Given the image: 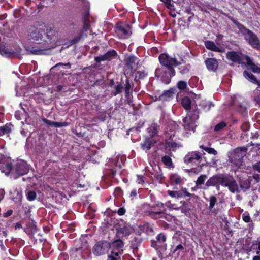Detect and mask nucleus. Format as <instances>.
<instances>
[{
    "label": "nucleus",
    "mask_w": 260,
    "mask_h": 260,
    "mask_svg": "<svg viewBox=\"0 0 260 260\" xmlns=\"http://www.w3.org/2000/svg\"><path fill=\"white\" fill-rule=\"evenodd\" d=\"M28 39L31 42L39 45L38 47H28V54H45L46 50L54 48L56 45L58 32L49 29L47 32L44 29L35 26H31L28 30Z\"/></svg>",
    "instance_id": "obj_1"
},
{
    "label": "nucleus",
    "mask_w": 260,
    "mask_h": 260,
    "mask_svg": "<svg viewBox=\"0 0 260 260\" xmlns=\"http://www.w3.org/2000/svg\"><path fill=\"white\" fill-rule=\"evenodd\" d=\"M231 20L238 27L240 32L244 36L245 40L253 48L260 50V40L257 35L250 29L247 28L243 24L240 23L236 20L232 18Z\"/></svg>",
    "instance_id": "obj_2"
},
{
    "label": "nucleus",
    "mask_w": 260,
    "mask_h": 260,
    "mask_svg": "<svg viewBox=\"0 0 260 260\" xmlns=\"http://www.w3.org/2000/svg\"><path fill=\"white\" fill-rule=\"evenodd\" d=\"M164 82L167 84H169L173 76L175 75V71L173 66L178 65L177 60L173 58H170L168 55L164 53Z\"/></svg>",
    "instance_id": "obj_3"
},
{
    "label": "nucleus",
    "mask_w": 260,
    "mask_h": 260,
    "mask_svg": "<svg viewBox=\"0 0 260 260\" xmlns=\"http://www.w3.org/2000/svg\"><path fill=\"white\" fill-rule=\"evenodd\" d=\"M247 148L245 147H238L234 149L229 156L230 162L240 168L243 165V158L246 155Z\"/></svg>",
    "instance_id": "obj_4"
},
{
    "label": "nucleus",
    "mask_w": 260,
    "mask_h": 260,
    "mask_svg": "<svg viewBox=\"0 0 260 260\" xmlns=\"http://www.w3.org/2000/svg\"><path fill=\"white\" fill-rule=\"evenodd\" d=\"M12 174L14 178H17L19 176H22L27 174L29 171V168L26 162L22 160H19L16 164L14 169H13Z\"/></svg>",
    "instance_id": "obj_5"
},
{
    "label": "nucleus",
    "mask_w": 260,
    "mask_h": 260,
    "mask_svg": "<svg viewBox=\"0 0 260 260\" xmlns=\"http://www.w3.org/2000/svg\"><path fill=\"white\" fill-rule=\"evenodd\" d=\"M199 113L197 111L190 112L183 119V126L186 130L193 129L194 123L196 120L199 118Z\"/></svg>",
    "instance_id": "obj_6"
},
{
    "label": "nucleus",
    "mask_w": 260,
    "mask_h": 260,
    "mask_svg": "<svg viewBox=\"0 0 260 260\" xmlns=\"http://www.w3.org/2000/svg\"><path fill=\"white\" fill-rule=\"evenodd\" d=\"M223 186L227 187L232 193L239 192L238 185L235 179L232 176H225L223 180Z\"/></svg>",
    "instance_id": "obj_7"
},
{
    "label": "nucleus",
    "mask_w": 260,
    "mask_h": 260,
    "mask_svg": "<svg viewBox=\"0 0 260 260\" xmlns=\"http://www.w3.org/2000/svg\"><path fill=\"white\" fill-rule=\"evenodd\" d=\"M110 248V244L107 241H99L93 248V253L96 255L106 253Z\"/></svg>",
    "instance_id": "obj_8"
},
{
    "label": "nucleus",
    "mask_w": 260,
    "mask_h": 260,
    "mask_svg": "<svg viewBox=\"0 0 260 260\" xmlns=\"http://www.w3.org/2000/svg\"><path fill=\"white\" fill-rule=\"evenodd\" d=\"M162 203L160 205L151 207L148 210L145 211V215L150 216L153 219H158L162 216Z\"/></svg>",
    "instance_id": "obj_9"
},
{
    "label": "nucleus",
    "mask_w": 260,
    "mask_h": 260,
    "mask_svg": "<svg viewBox=\"0 0 260 260\" xmlns=\"http://www.w3.org/2000/svg\"><path fill=\"white\" fill-rule=\"evenodd\" d=\"M116 29V33L121 38H127L131 34V26L129 25L118 24Z\"/></svg>",
    "instance_id": "obj_10"
},
{
    "label": "nucleus",
    "mask_w": 260,
    "mask_h": 260,
    "mask_svg": "<svg viewBox=\"0 0 260 260\" xmlns=\"http://www.w3.org/2000/svg\"><path fill=\"white\" fill-rule=\"evenodd\" d=\"M177 127V125L174 121L169 120L166 123L165 129H164V135H165V138L174 137Z\"/></svg>",
    "instance_id": "obj_11"
},
{
    "label": "nucleus",
    "mask_w": 260,
    "mask_h": 260,
    "mask_svg": "<svg viewBox=\"0 0 260 260\" xmlns=\"http://www.w3.org/2000/svg\"><path fill=\"white\" fill-rule=\"evenodd\" d=\"M225 175L223 174H218L213 176L210 177L206 182V186L207 187L217 186L219 185H223V181Z\"/></svg>",
    "instance_id": "obj_12"
},
{
    "label": "nucleus",
    "mask_w": 260,
    "mask_h": 260,
    "mask_svg": "<svg viewBox=\"0 0 260 260\" xmlns=\"http://www.w3.org/2000/svg\"><path fill=\"white\" fill-rule=\"evenodd\" d=\"M134 231V229L128 224L120 225L117 229L116 235L119 238L126 237Z\"/></svg>",
    "instance_id": "obj_13"
},
{
    "label": "nucleus",
    "mask_w": 260,
    "mask_h": 260,
    "mask_svg": "<svg viewBox=\"0 0 260 260\" xmlns=\"http://www.w3.org/2000/svg\"><path fill=\"white\" fill-rule=\"evenodd\" d=\"M201 159V155L199 152L188 153L184 157V161L187 164H195Z\"/></svg>",
    "instance_id": "obj_14"
},
{
    "label": "nucleus",
    "mask_w": 260,
    "mask_h": 260,
    "mask_svg": "<svg viewBox=\"0 0 260 260\" xmlns=\"http://www.w3.org/2000/svg\"><path fill=\"white\" fill-rule=\"evenodd\" d=\"M226 57L228 59L238 63H242V61L244 60V55L237 52H228L226 53Z\"/></svg>",
    "instance_id": "obj_15"
},
{
    "label": "nucleus",
    "mask_w": 260,
    "mask_h": 260,
    "mask_svg": "<svg viewBox=\"0 0 260 260\" xmlns=\"http://www.w3.org/2000/svg\"><path fill=\"white\" fill-rule=\"evenodd\" d=\"M117 55V53L114 50L109 51L103 55H101L95 57V60L97 62H100L102 61L110 60L115 57Z\"/></svg>",
    "instance_id": "obj_16"
},
{
    "label": "nucleus",
    "mask_w": 260,
    "mask_h": 260,
    "mask_svg": "<svg viewBox=\"0 0 260 260\" xmlns=\"http://www.w3.org/2000/svg\"><path fill=\"white\" fill-rule=\"evenodd\" d=\"M173 138L172 137L169 138V137L165 138V147L166 148H170L173 151H175L177 148H179L181 146V145L179 143H177L173 141Z\"/></svg>",
    "instance_id": "obj_17"
},
{
    "label": "nucleus",
    "mask_w": 260,
    "mask_h": 260,
    "mask_svg": "<svg viewBox=\"0 0 260 260\" xmlns=\"http://www.w3.org/2000/svg\"><path fill=\"white\" fill-rule=\"evenodd\" d=\"M205 64L209 70L215 71L218 67V62L215 58H208L205 60Z\"/></svg>",
    "instance_id": "obj_18"
},
{
    "label": "nucleus",
    "mask_w": 260,
    "mask_h": 260,
    "mask_svg": "<svg viewBox=\"0 0 260 260\" xmlns=\"http://www.w3.org/2000/svg\"><path fill=\"white\" fill-rule=\"evenodd\" d=\"M0 53L6 57H10L14 53V51L10 49L8 45L0 44Z\"/></svg>",
    "instance_id": "obj_19"
},
{
    "label": "nucleus",
    "mask_w": 260,
    "mask_h": 260,
    "mask_svg": "<svg viewBox=\"0 0 260 260\" xmlns=\"http://www.w3.org/2000/svg\"><path fill=\"white\" fill-rule=\"evenodd\" d=\"M137 58L134 56H130L128 57L126 59V65L131 70H134L136 68V61Z\"/></svg>",
    "instance_id": "obj_20"
},
{
    "label": "nucleus",
    "mask_w": 260,
    "mask_h": 260,
    "mask_svg": "<svg viewBox=\"0 0 260 260\" xmlns=\"http://www.w3.org/2000/svg\"><path fill=\"white\" fill-rule=\"evenodd\" d=\"M217 203V199L215 196H211L209 198V210L214 214H217L218 210L214 208L215 205Z\"/></svg>",
    "instance_id": "obj_21"
},
{
    "label": "nucleus",
    "mask_w": 260,
    "mask_h": 260,
    "mask_svg": "<svg viewBox=\"0 0 260 260\" xmlns=\"http://www.w3.org/2000/svg\"><path fill=\"white\" fill-rule=\"evenodd\" d=\"M205 45L208 49L212 51H214L217 52H222L224 51V49L219 48V47H217L215 44L212 41H207L205 42Z\"/></svg>",
    "instance_id": "obj_22"
},
{
    "label": "nucleus",
    "mask_w": 260,
    "mask_h": 260,
    "mask_svg": "<svg viewBox=\"0 0 260 260\" xmlns=\"http://www.w3.org/2000/svg\"><path fill=\"white\" fill-rule=\"evenodd\" d=\"M243 76L245 78L248 79L250 82L254 84H257L259 86H260V83L257 81L256 78L252 73L248 72L247 71H244L243 72Z\"/></svg>",
    "instance_id": "obj_23"
},
{
    "label": "nucleus",
    "mask_w": 260,
    "mask_h": 260,
    "mask_svg": "<svg viewBox=\"0 0 260 260\" xmlns=\"http://www.w3.org/2000/svg\"><path fill=\"white\" fill-rule=\"evenodd\" d=\"M1 172L4 173L6 175H8L10 173L12 174V165L11 163L5 164L1 166Z\"/></svg>",
    "instance_id": "obj_24"
},
{
    "label": "nucleus",
    "mask_w": 260,
    "mask_h": 260,
    "mask_svg": "<svg viewBox=\"0 0 260 260\" xmlns=\"http://www.w3.org/2000/svg\"><path fill=\"white\" fill-rule=\"evenodd\" d=\"M154 171L155 172V176L157 180H159V183H161L162 177L161 176V169L159 164H154L153 167Z\"/></svg>",
    "instance_id": "obj_25"
},
{
    "label": "nucleus",
    "mask_w": 260,
    "mask_h": 260,
    "mask_svg": "<svg viewBox=\"0 0 260 260\" xmlns=\"http://www.w3.org/2000/svg\"><path fill=\"white\" fill-rule=\"evenodd\" d=\"M11 197L12 200L16 203L21 201L22 199V194L17 190H14L13 192H11Z\"/></svg>",
    "instance_id": "obj_26"
},
{
    "label": "nucleus",
    "mask_w": 260,
    "mask_h": 260,
    "mask_svg": "<svg viewBox=\"0 0 260 260\" xmlns=\"http://www.w3.org/2000/svg\"><path fill=\"white\" fill-rule=\"evenodd\" d=\"M240 188L244 190L249 189L250 183L248 180L240 179L239 181Z\"/></svg>",
    "instance_id": "obj_27"
},
{
    "label": "nucleus",
    "mask_w": 260,
    "mask_h": 260,
    "mask_svg": "<svg viewBox=\"0 0 260 260\" xmlns=\"http://www.w3.org/2000/svg\"><path fill=\"white\" fill-rule=\"evenodd\" d=\"M181 104L183 108L188 110L190 108L191 100L188 97H184L182 99Z\"/></svg>",
    "instance_id": "obj_28"
},
{
    "label": "nucleus",
    "mask_w": 260,
    "mask_h": 260,
    "mask_svg": "<svg viewBox=\"0 0 260 260\" xmlns=\"http://www.w3.org/2000/svg\"><path fill=\"white\" fill-rule=\"evenodd\" d=\"M155 141H154L153 140H152L150 138H147L145 140V141L143 144H142V147L143 149L149 150L150 149L151 146L153 145L154 143H155Z\"/></svg>",
    "instance_id": "obj_29"
},
{
    "label": "nucleus",
    "mask_w": 260,
    "mask_h": 260,
    "mask_svg": "<svg viewBox=\"0 0 260 260\" xmlns=\"http://www.w3.org/2000/svg\"><path fill=\"white\" fill-rule=\"evenodd\" d=\"M164 164L169 169H173L174 167L172 159L169 156H164Z\"/></svg>",
    "instance_id": "obj_30"
},
{
    "label": "nucleus",
    "mask_w": 260,
    "mask_h": 260,
    "mask_svg": "<svg viewBox=\"0 0 260 260\" xmlns=\"http://www.w3.org/2000/svg\"><path fill=\"white\" fill-rule=\"evenodd\" d=\"M133 86V83L132 82H130L128 79L126 80V83L125 84L124 90L125 95L127 96L129 94L131 90L132 89Z\"/></svg>",
    "instance_id": "obj_31"
},
{
    "label": "nucleus",
    "mask_w": 260,
    "mask_h": 260,
    "mask_svg": "<svg viewBox=\"0 0 260 260\" xmlns=\"http://www.w3.org/2000/svg\"><path fill=\"white\" fill-rule=\"evenodd\" d=\"M158 125L156 123H153L151 126L148 129L149 133L152 137L155 135L158 132Z\"/></svg>",
    "instance_id": "obj_32"
},
{
    "label": "nucleus",
    "mask_w": 260,
    "mask_h": 260,
    "mask_svg": "<svg viewBox=\"0 0 260 260\" xmlns=\"http://www.w3.org/2000/svg\"><path fill=\"white\" fill-rule=\"evenodd\" d=\"M83 31H81L74 39L70 41V45H73L77 43L83 37Z\"/></svg>",
    "instance_id": "obj_33"
},
{
    "label": "nucleus",
    "mask_w": 260,
    "mask_h": 260,
    "mask_svg": "<svg viewBox=\"0 0 260 260\" xmlns=\"http://www.w3.org/2000/svg\"><path fill=\"white\" fill-rule=\"evenodd\" d=\"M11 132L10 125H6L0 127V136L3 135L8 134Z\"/></svg>",
    "instance_id": "obj_34"
},
{
    "label": "nucleus",
    "mask_w": 260,
    "mask_h": 260,
    "mask_svg": "<svg viewBox=\"0 0 260 260\" xmlns=\"http://www.w3.org/2000/svg\"><path fill=\"white\" fill-rule=\"evenodd\" d=\"M123 245V243L121 240H117L115 241L113 243V246L114 247L116 248L117 250H119L122 251L121 248H122Z\"/></svg>",
    "instance_id": "obj_35"
},
{
    "label": "nucleus",
    "mask_w": 260,
    "mask_h": 260,
    "mask_svg": "<svg viewBox=\"0 0 260 260\" xmlns=\"http://www.w3.org/2000/svg\"><path fill=\"white\" fill-rule=\"evenodd\" d=\"M164 4L170 10H174V2L172 0H164Z\"/></svg>",
    "instance_id": "obj_36"
},
{
    "label": "nucleus",
    "mask_w": 260,
    "mask_h": 260,
    "mask_svg": "<svg viewBox=\"0 0 260 260\" xmlns=\"http://www.w3.org/2000/svg\"><path fill=\"white\" fill-rule=\"evenodd\" d=\"M162 238L161 236V234H159L157 237V241H152V246L154 247H155L156 249L157 250L158 248L156 247L157 246H160L161 245L160 239Z\"/></svg>",
    "instance_id": "obj_37"
},
{
    "label": "nucleus",
    "mask_w": 260,
    "mask_h": 260,
    "mask_svg": "<svg viewBox=\"0 0 260 260\" xmlns=\"http://www.w3.org/2000/svg\"><path fill=\"white\" fill-rule=\"evenodd\" d=\"M254 93V100L260 106V90L257 88Z\"/></svg>",
    "instance_id": "obj_38"
},
{
    "label": "nucleus",
    "mask_w": 260,
    "mask_h": 260,
    "mask_svg": "<svg viewBox=\"0 0 260 260\" xmlns=\"http://www.w3.org/2000/svg\"><path fill=\"white\" fill-rule=\"evenodd\" d=\"M207 177V176L206 175H201L200 177H198V179L196 182V185L197 186H199L203 184Z\"/></svg>",
    "instance_id": "obj_39"
},
{
    "label": "nucleus",
    "mask_w": 260,
    "mask_h": 260,
    "mask_svg": "<svg viewBox=\"0 0 260 260\" xmlns=\"http://www.w3.org/2000/svg\"><path fill=\"white\" fill-rule=\"evenodd\" d=\"M226 126V123L223 121L217 124L214 127V131L215 132H218L222 130Z\"/></svg>",
    "instance_id": "obj_40"
},
{
    "label": "nucleus",
    "mask_w": 260,
    "mask_h": 260,
    "mask_svg": "<svg viewBox=\"0 0 260 260\" xmlns=\"http://www.w3.org/2000/svg\"><path fill=\"white\" fill-rule=\"evenodd\" d=\"M145 74L144 72L141 71H138L135 75V80L138 81L139 79H143L144 78Z\"/></svg>",
    "instance_id": "obj_41"
},
{
    "label": "nucleus",
    "mask_w": 260,
    "mask_h": 260,
    "mask_svg": "<svg viewBox=\"0 0 260 260\" xmlns=\"http://www.w3.org/2000/svg\"><path fill=\"white\" fill-rule=\"evenodd\" d=\"M123 88V87L121 84H119L115 86V91L114 93V95L116 96L117 94L121 93Z\"/></svg>",
    "instance_id": "obj_42"
},
{
    "label": "nucleus",
    "mask_w": 260,
    "mask_h": 260,
    "mask_svg": "<svg viewBox=\"0 0 260 260\" xmlns=\"http://www.w3.org/2000/svg\"><path fill=\"white\" fill-rule=\"evenodd\" d=\"M258 247L256 249V253L257 255L253 257V260H260V241L258 242Z\"/></svg>",
    "instance_id": "obj_43"
},
{
    "label": "nucleus",
    "mask_w": 260,
    "mask_h": 260,
    "mask_svg": "<svg viewBox=\"0 0 260 260\" xmlns=\"http://www.w3.org/2000/svg\"><path fill=\"white\" fill-rule=\"evenodd\" d=\"M168 193L172 197L179 198L182 197V194H179V193L177 191L168 190Z\"/></svg>",
    "instance_id": "obj_44"
},
{
    "label": "nucleus",
    "mask_w": 260,
    "mask_h": 260,
    "mask_svg": "<svg viewBox=\"0 0 260 260\" xmlns=\"http://www.w3.org/2000/svg\"><path fill=\"white\" fill-rule=\"evenodd\" d=\"M36 198V193L35 191H30L27 194V199L30 201L35 200Z\"/></svg>",
    "instance_id": "obj_45"
},
{
    "label": "nucleus",
    "mask_w": 260,
    "mask_h": 260,
    "mask_svg": "<svg viewBox=\"0 0 260 260\" xmlns=\"http://www.w3.org/2000/svg\"><path fill=\"white\" fill-rule=\"evenodd\" d=\"M178 88L180 90H183L186 88L187 84L184 81H179L177 84Z\"/></svg>",
    "instance_id": "obj_46"
},
{
    "label": "nucleus",
    "mask_w": 260,
    "mask_h": 260,
    "mask_svg": "<svg viewBox=\"0 0 260 260\" xmlns=\"http://www.w3.org/2000/svg\"><path fill=\"white\" fill-rule=\"evenodd\" d=\"M178 192L179 193V194H182V196H186L187 197H191L192 196L191 194L187 191L186 188H182Z\"/></svg>",
    "instance_id": "obj_47"
},
{
    "label": "nucleus",
    "mask_w": 260,
    "mask_h": 260,
    "mask_svg": "<svg viewBox=\"0 0 260 260\" xmlns=\"http://www.w3.org/2000/svg\"><path fill=\"white\" fill-rule=\"evenodd\" d=\"M170 180L172 183H175L176 184H178L181 182L182 179L180 177L174 178V176H172L170 177Z\"/></svg>",
    "instance_id": "obj_48"
},
{
    "label": "nucleus",
    "mask_w": 260,
    "mask_h": 260,
    "mask_svg": "<svg viewBox=\"0 0 260 260\" xmlns=\"http://www.w3.org/2000/svg\"><path fill=\"white\" fill-rule=\"evenodd\" d=\"M69 66V68L71 67V64L68 62L67 63H58L57 64H56V65H55L54 66H53V67H52L50 69V71L53 72V70L57 67L58 66Z\"/></svg>",
    "instance_id": "obj_49"
},
{
    "label": "nucleus",
    "mask_w": 260,
    "mask_h": 260,
    "mask_svg": "<svg viewBox=\"0 0 260 260\" xmlns=\"http://www.w3.org/2000/svg\"><path fill=\"white\" fill-rule=\"evenodd\" d=\"M143 230L147 234H151L153 232V229L148 224L144 225Z\"/></svg>",
    "instance_id": "obj_50"
},
{
    "label": "nucleus",
    "mask_w": 260,
    "mask_h": 260,
    "mask_svg": "<svg viewBox=\"0 0 260 260\" xmlns=\"http://www.w3.org/2000/svg\"><path fill=\"white\" fill-rule=\"evenodd\" d=\"M174 94L173 90L172 89L169 90L164 92V98L166 97V98H168L171 97Z\"/></svg>",
    "instance_id": "obj_51"
},
{
    "label": "nucleus",
    "mask_w": 260,
    "mask_h": 260,
    "mask_svg": "<svg viewBox=\"0 0 260 260\" xmlns=\"http://www.w3.org/2000/svg\"><path fill=\"white\" fill-rule=\"evenodd\" d=\"M250 68L254 73H260V68L254 63L252 64V65L250 67Z\"/></svg>",
    "instance_id": "obj_52"
},
{
    "label": "nucleus",
    "mask_w": 260,
    "mask_h": 260,
    "mask_svg": "<svg viewBox=\"0 0 260 260\" xmlns=\"http://www.w3.org/2000/svg\"><path fill=\"white\" fill-rule=\"evenodd\" d=\"M244 60L245 59L246 61L247 64L248 66L251 67L253 63L251 59L248 56L244 55L243 57Z\"/></svg>",
    "instance_id": "obj_53"
},
{
    "label": "nucleus",
    "mask_w": 260,
    "mask_h": 260,
    "mask_svg": "<svg viewBox=\"0 0 260 260\" xmlns=\"http://www.w3.org/2000/svg\"><path fill=\"white\" fill-rule=\"evenodd\" d=\"M205 151L207 152L209 154H212L214 155H216L217 154V152L214 148L208 147L205 149Z\"/></svg>",
    "instance_id": "obj_54"
},
{
    "label": "nucleus",
    "mask_w": 260,
    "mask_h": 260,
    "mask_svg": "<svg viewBox=\"0 0 260 260\" xmlns=\"http://www.w3.org/2000/svg\"><path fill=\"white\" fill-rule=\"evenodd\" d=\"M90 28L89 22L88 20H85L83 25V30L82 31H87Z\"/></svg>",
    "instance_id": "obj_55"
},
{
    "label": "nucleus",
    "mask_w": 260,
    "mask_h": 260,
    "mask_svg": "<svg viewBox=\"0 0 260 260\" xmlns=\"http://www.w3.org/2000/svg\"><path fill=\"white\" fill-rule=\"evenodd\" d=\"M241 128L243 131H247L249 128V124L248 122H244L241 125Z\"/></svg>",
    "instance_id": "obj_56"
},
{
    "label": "nucleus",
    "mask_w": 260,
    "mask_h": 260,
    "mask_svg": "<svg viewBox=\"0 0 260 260\" xmlns=\"http://www.w3.org/2000/svg\"><path fill=\"white\" fill-rule=\"evenodd\" d=\"M242 219L245 222H249L250 221V217L248 214H246L245 213L243 214L242 215Z\"/></svg>",
    "instance_id": "obj_57"
},
{
    "label": "nucleus",
    "mask_w": 260,
    "mask_h": 260,
    "mask_svg": "<svg viewBox=\"0 0 260 260\" xmlns=\"http://www.w3.org/2000/svg\"><path fill=\"white\" fill-rule=\"evenodd\" d=\"M67 125V123L64 122H54L53 126L56 127H62Z\"/></svg>",
    "instance_id": "obj_58"
},
{
    "label": "nucleus",
    "mask_w": 260,
    "mask_h": 260,
    "mask_svg": "<svg viewBox=\"0 0 260 260\" xmlns=\"http://www.w3.org/2000/svg\"><path fill=\"white\" fill-rule=\"evenodd\" d=\"M253 169L260 173V161L255 163L253 165Z\"/></svg>",
    "instance_id": "obj_59"
},
{
    "label": "nucleus",
    "mask_w": 260,
    "mask_h": 260,
    "mask_svg": "<svg viewBox=\"0 0 260 260\" xmlns=\"http://www.w3.org/2000/svg\"><path fill=\"white\" fill-rule=\"evenodd\" d=\"M125 212V210L124 208H120L118 209L117 213L119 215H123Z\"/></svg>",
    "instance_id": "obj_60"
},
{
    "label": "nucleus",
    "mask_w": 260,
    "mask_h": 260,
    "mask_svg": "<svg viewBox=\"0 0 260 260\" xmlns=\"http://www.w3.org/2000/svg\"><path fill=\"white\" fill-rule=\"evenodd\" d=\"M45 122L48 125H50L51 126H53L54 122L51 121L50 120H47V119H44V120Z\"/></svg>",
    "instance_id": "obj_61"
},
{
    "label": "nucleus",
    "mask_w": 260,
    "mask_h": 260,
    "mask_svg": "<svg viewBox=\"0 0 260 260\" xmlns=\"http://www.w3.org/2000/svg\"><path fill=\"white\" fill-rule=\"evenodd\" d=\"M183 247L182 245L181 244H179L178 245H177L176 247V248L174 249V252L178 250H183Z\"/></svg>",
    "instance_id": "obj_62"
},
{
    "label": "nucleus",
    "mask_w": 260,
    "mask_h": 260,
    "mask_svg": "<svg viewBox=\"0 0 260 260\" xmlns=\"http://www.w3.org/2000/svg\"><path fill=\"white\" fill-rule=\"evenodd\" d=\"M12 212H13L12 210H8L6 213H5L4 214V216L8 217L12 215Z\"/></svg>",
    "instance_id": "obj_63"
},
{
    "label": "nucleus",
    "mask_w": 260,
    "mask_h": 260,
    "mask_svg": "<svg viewBox=\"0 0 260 260\" xmlns=\"http://www.w3.org/2000/svg\"><path fill=\"white\" fill-rule=\"evenodd\" d=\"M5 194L4 190H0V201L3 199Z\"/></svg>",
    "instance_id": "obj_64"
}]
</instances>
